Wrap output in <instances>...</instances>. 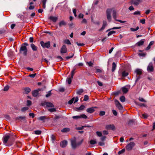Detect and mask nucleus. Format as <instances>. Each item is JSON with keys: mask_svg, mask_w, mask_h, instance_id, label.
I'll return each mask as SVG.
<instances>
[{"mask_svg": "<svg viewBox=\"0 0 155 155\" xmlns=\"http://www.w3.org/2000/svg\"><path fill=\"white\" fill-rule=\"evenodd\" d=\"M8 142H10L11 143L9 145H12L13 144V142L14 141V139L12 137H11L9 135H6L3 137V142L5 144L7 143L8 141Z\"/></svg>", "mask_w": 155, "mask_h": 155, "instance_id": "obj_1", "label": "nucleus"}, {"mask_svg": "<svg viewBox=\"0 0 155 155\" xmlns=\"http://www.w3.org/2000/svg\"><path fill=\"white\" fill-rule=\"evenodd\" d=\"M28 45L27 43H24L22 44L20 49V51L21 53H22V51H23L22 53L24 55L26 56L27 54L28 50L26 46Z\"/></svg>", "mask_w": 155, "mask_h": 155, "instance_id": "obj_2", "label": "nucleus"}, {"mask_svg": "<svg viewBox=\"0 0 155 155\" xmlns=\"http://www.w3.org/2000/svg\"><path fill=\"white\" fill-rule=\"evenodd\" d=\"M112 10V8H108L107 9L106 11L107 18L109 22H110L111 21V13Z\"/></svg>", "mask_w": 155, "mask_h": 155, "instance_id": "obj_3", "label": "nucleus"}, {"mask_svg": "<svg viewBox=\"0 0 155 155\" xmlns=\"http://www.w3.org/2000/svg\"><path fill=\"white\" fill-rule=\"evenodd\" d=\"M135 145V143L134 142H131L126 146V149L128 151L131 150L134 147Z\"/></svg>", "mask_w": 155, "mask_h": 155, "instance_id": "obj_4", "label": "nucleus"}, {"mask_svg": "<svg viewBox=\"0 0 155 155\" xmlns=\"http://www.w3.org/2000/svg\"><path fill=\"white\" fill-rule=\"evenodd\" d=\"M40 44L43 48H48L50 46V42L49 41L45 43L43 41H41L40 42Z\"/></svg>", "mask_w": 155, "mask_h": 155, "instance_id": "obj_5", "label": "nucleus"}, {"mask_svg": "<svg viewBox=\"0 0 155 155\" xmlns=\"http://www.w3.org/2000/svg\"><path fill=\"white\" fill-rule=\"evenodd\" d=\"M15 120L18 121H23L24 122H26V117L25 116H18L15 118Z\"/></svg>", "mask_w": 155, "mask_h": 155, "instance_id": "obj_6", "label": "nucleus"}, {"mask_svg": "<svg viewBox=\"0 0 155 155\" xmlns=\"http://www.w3.org/2000/svg\"><path fill=\"white\" fill-rule=\"evenodd\" d=\"M115 104L117 107L120 110H122L123 108V107L121 104L117 100H115Z\"/></svg>", "mask_w": 155, "mask_h": 155, "instance_id": "obj_7", "label": "nucleus"}, {"mask_svg": "<svg viewBox=\"0 0 155 155\" xmlns=\"http://www.w3.org/2000/svg\"><path fill=\"white\" fill-rule=\"evenodd\" d=\"M147 70L148 71L151 72H153L154 70V68L153 66V64L152 62L149 63L147 66Z\"/></svg>", "mask_w": 155, "mask_h": 155, "instance_id": "obj_8", "label": "nucleus"}, {"mask_svg": "<svg viewBox=\"0 0 155 155\" xmlns=\"http://www.w3.org/2000/svg\"><path fill=\"white\" fill-rule=\"evenodd\" d=\"M67 52V49L65 45H63L61 48L60 50V52L61 54L65 53Z\"/></svg>", "mask_w": 155, "mask_h": 155, "instance_id": "obj_9", "label": "nucleus"}, {"mask_svg": "<svg viewBox=\"0 0 155 155\" xmlns=\"http://www.w3.org/2000/svg\"><path fill=\"white\" fill-rule=\"evenodd\" d=\"M142 1V0H131V4L137 6Z\"/></svg>", "mask_w": 155, "mask_h": 155, "instance_id": "obj_10", "label": "nucleus"}, {"mask_svg": "<svg viewBox=\"0 0 155 155\" xmlns=\"http://www.w3.org/2000/svg\"><path fill=\"white\" fill-rule=\"evenodd\" d=\"M106 128L107 130H114L115 129V127L114 125L110 124L106 125Z\"/></svg>", "mask_w": 155, "mask_h": 155, "instance_id": "obj_11", "label": "nucleus"}, {"mask_svg": "<svg viewBox=\"0 0 155 155\" xmlns=\"http://www.w3.org/2000/svg\"><path fill=\"white\" fill-rule=\"evenodd\" d=\"M71 144L73 148L75 149L77 147V143L75 139H74L71 140Z\"/></svg>", "mask_w": 155, "mask_h": 155, "instance_id": "obj_12", "label": "nucleus"}, {"mask_svg": "<svg viewBox=\"0 0 155 155\" xmlns=\"http://www.w3.org/2000/svg\"><path fill=\"white\" fill-rule=\"evenodd\" d=\"M96 108V107H92L88 108L86 110V111L89 113H92L95 111L94 108Z\"/></svg>", "mask_w": 155, "mask_h": 155, "instance_id": "obj_13", "label": "nucleus"}, {"mask_svg": "<svg viewBox=\"0 0 155 155\" xmlns=\"http://www.w3.org/2000/svg\"><path fill=\"white\" fill-rule=\"evenodd\" d=\"M68 143L67 141L66 140H64L60 143V146L62 147H65Z\"/></svg>", "mask_w": 155, "mask_h": 155, "instance_id": "obj_14", "label": "nucleus"}, {"mask_svg": "<svg viewBox=\"0 0 155 155\" xmlns=\"http://www.w3.org/2000/svg\"><path fill=\"white\" fill-rule=\"evenodd\" d=\"M107 25V22L106 21H104L103 22V25L101 29L99 30V31H103L105 28V27Z\"/></svg>", "mask_w": 155, "mask_h": 155, "instance_id": "obj_15", "label": "nucleus"}, {"mask_svg": "<svg viewBox=\"0 0 155 155\" xmlns=\"http://www.w3.org/2000/svg\"><path fill=\"white\" fill-rule=\"evenodd\" d=\"M135 72L136 74L137 75H140L142 73V71L140 69H137L135 71Z\"/></svg>", "mask_w": 155, "mask_h": 155, "instance_id": "obj_16", "label": "nucleus"}, {"mask_svg": "<svg viewBox=\"0 0 155 155\" xmlns=\"http://www.w3.org/2000/svg\"><path fill=\"white\" fill-rule=\"evenodd\" d=\"M144 39H141L140 41L137 42V43L136 45L138 46L142 45L144 44Z\"/></svg>", "mask_w": 155, "mask_h": 155, "instance_id": "obj_17", "label": "nucleus"}, {"mask_svg": "<svg viewBox=\"0 0 155 155\" xmlns=\"http://www.w3.org/2000/svg\"><path fill=\"white\" fill-rule=\"evenodd\" d=\"M38 91L35 90L32 91V95L35 97H37L38 94Z\"/></svg>", "mask_w": 155, "mask_h": 155, "instance_id": "obj_18", "label": "nucleus"}, {"mask_svg": "<svg viewBox=\"0 0 155 155\" xmlns=\"http://www.w3.org/2000/svg\"><path fill=\"white\" fill-rule=\"evenodd\" d=\"M66 25V23L65 21L62 20L59 23V26L60 27H61L62 26H64Z\"/></svg>", "mask_w": 155, "mask_h": 155, "instance_id": "obj_19", "label": "nucleus"}, {"mask_svg": "<svg viewBox=\"0 0 155 155\" xmlns=\"http://www.w3.org/2000/svg\"><path fill=\"white\" fill-rule=\"evenodd\" d=\"M49 19L52 21L53 22H55L58 20V18L53 16H51L49 18Z\"/></svg>", "mask_w": 155, "mask_h": 155, "instance_id": "obj_20", "label": "nucleus"}, {"mask_svg": "<svg viewBox=\"0 0 155 155\" xmlns=\"http://www.w3.org/2000/svg\"><path fill=\"white\" fill-rule=\"evenodd\" d=\"M45 105L47 107H54V105L52 103L49 102H45Z\"/></svg>", "mask_w": 155, "mask_h": 155, "instance_id": "obj_21", "label": "nucleus"}, {"mask_svg": "<svg viewBox=\"0 0 155 155\" xmlns=\"http://www.w3.org/2000/svg\"><path fill=\"white\" fill-rule=\"evenodd\" d=\"M31 47L33 51H37V47L35 46L33 44H31Z\"/></svg>", "mask_w": 155, "mask_h": 155, "instance_id": "obj_22", "label": "nucleus"}, {"mask_svg": "<svg viewBox=\"0 0 155 155\" xmlns=\"http://www.w3.org/2000/svg\"><path fill=\"white\" fill-rule=\"evenodd\" d=\"M72 78H71V76H68L67 78V81L69 84H71L72 81L71 79Z\"/></svg>", "mask_w": 155, "mask_h": 155, "instance_id": "obj_23", "label": "nucleus"}, {"mask_svg": "<svg viewBox=\"0 0 155 155\" xmlns=\"http://www.w3.org/2000/svg\"><path fill=\"white\" fill-rule=\"evenodd\" d=\"M24 90L25 91V93L27 94L31 91V90L29 87H26L24 89Z\"/></svg>", "mask_w": 155, "mask_h": 155, "instance_id": "obj_24", "label": "nucleus"}, {"mask_svg": "<svg viewBox=\"0 0 155 155\" xmlns=\"http://www.w3.org/2000/svg\"><path fill=\"white\" fill-rule=\"evenodd\" d=\"M122 90L124 93L125 94L127 93L128 91V89L127 88L124 87L122 88Z\"/></svg>", "mask_w": 155, "mask_h": 155, "instance_id": "obj_25", "label": "nucleus"}, {"mask_svg": "<svg viewBox=\"0 0 155 155\" xmlns=\"http://www.w3.org/2000/svg\"><path fill=\"white\" fill-rule=\"evenodd\" d=\"M70 129L68 128H64L61 130V131L62 132H67L69 131Z\"/></svg>", "mask_w": 155, "mask_h": 155, "instance_id": "obj_26", "label": "nucleus"}, {"mask_svg": "<svg viewBox=\"0 0 155 155\" xmlns=\"http://www.w3.org/2000/svg\"><path fill=\"white\" fill-rule=\"evenodd\" d=\"M116 68V65L115 63L114 62H113L112 63V72H114Z\"/></svg>", "mask_w": 155, "mask_h": 155, "instance_id": "obj_27", "label": "nucleus"}, {"mask_svg": "<svg viewBox=\"0 0 155 155\" xmlns=\"http://www.w3.org/2000/svg\"><path fill=\"white\" fill-rule=\"evenodd\" d=\"M84 92V90L83 89H80L77 91V93L79 95H81L82 93Z\"/></svg>", "mask_w": 155, "mask_h": 155, "instance_id": "obj_28", "label": "nucleus"}, {"mask_svg": "<svg viewBox=\"0 0 155 155\" xmlns=\"http://www.w3.org/2000/svg\"><path fill=\"white\" fill-rule=\"evenodd\" d=\"M47 1V0H42V7L44 8H45L46 5V3Z\"/></svg>", "mask_w": 155, "mask_h": 155, "instance_id": "obj_29", "label": "nucleus"}, {"mask_svg": "<svg viewBox=\"0 0 155 155\" xmlns=\"http://www.w3.org/2000/svg\"><path fill=\"white\" fill-rule=\"evenodd\" d=\"M113 18L116 20V12L115 10H113Z\"/></svg>", "mask_w": 155, "mask_h": 155, "instance_id": "obj_30", "label": "nucleus"}, {"mask_svg": "<svg viewBox=\"0 0 155 155\" xmlns=\"http://www.w3.org/2000/svg\"><path fill=\"white\" fill-rule=\"evenodd\" d=\"M28 109H29L28 107H23V108H21V111L22 112H25V111L28 110Z\"/></svg>", "mask_w": 155, "mask_h": 155, "instance_id": "obj_31", "label": "nucleus"}, {"mask_svg": "<svg viewBox=\"0 0 155 155\" xmlns=\"http://www.w3.org/2000/svg\"><path fill=\"white\" fill-rule=\"evenodd\" d=\"M85 108V106L84 105H81L79 107L77 108V109L79 110H81L84 109Z\"/></svg>", "mask_w": 155, "mask_h": 155, "instance_id": "obj_32", "label": "nucleus"}, {"mask_svg": "<svg viewBox=\"0 0 155 155\" xmlns=\"http://www.w3.org/2000/svg\"><path fill=\"white\" fill-rule=\"evenodd\" d=\"M69 54L71 55L70 56H68L66 57V58L67 59H68L71 58H72L74 55V53H71Z\"/></svg>", "mask_w": 155, "mask_h": 155, "instance_id": "obj_33", "label": "nucleus"}, {"mask_svg": "<svg viewBox=\"0 0 155 155\" xmlns=\"http://www.w3.org/2000/svg\"><path fill=\"white\" fill-rule=\"evenodd\" d=\"M120 100L122 102H124L125 101V98L124 96H123L120 98Z\"/></svg>", "mask_w": 155, "mask_h": 155, "instance_id": "obj_34", "label": "nucleus"}, {"mask_svg": "<svg viewBox=\"0 0 155 155\" xmlns=\"http://www.w3.org/2000/svg\"><path fill=\"white\" fill-rule=\"evenodd\" d=\"M90 127V126H82L81 127H78V128H77V129L78 130H81L84 128V127Z\"/></svg>", "mask_w": 155, "mask_h": 155, "instance_id": "obj_35", "label": "nucleus"}, {"mask_svg": "<svg viewBox=\"0 0 155 155\" xmlns=\"http://www.w3.org/2000/svg\"><path fill=\"white\" fill-rule=\"evenodd\" d=\"M128 74L127 72H126L125 71H124L122 73V76L123 77H126L127 76Z\"/></svg>", "mask_w": 155, "mask_h": 155, "instance_id": "obj_36", "label": "nucleus"}, {"mask_svg": "<svg viewBox=\"0 0 155 155\" xmlns=\"http://www.w3.org/2000/svg\"><path fill=\"white\" fill-rule=\"evenodd\" d=\"M125 149L124 148V149H122L120 151L118 152V154L120 155V154H121L124 153L125 152Z\"/></svg>", "mask_w": 155, "mask_h": 155, "instance_id": "obj_37", "label": "nucleus"}, {"mask_svg": "<svg viewBox=\"0 0 155 155\" xmlns=\"http://www.w3.org/2000/svg\"><path fill=\"white\" fill-rule=\"evenodd\" d=\"M139 28V27L137 26L136 28H131L130 29V30L132 31H137Z\"/></svg>", "mask_w": 155, "mask_h": 155, "instance_id": "obj_38", "label": "nucleus"}, {"mask_svg": "<svg viewBox=\"0 0 155 155\" xmlns=\"http://www.w3.org/2000/svg\"><path fill=\"white\" fill-rule=\"evenodd\" d=\"M64 43L68 45H71V44L70 41L68 39H66L64 40Z\"/></svg>", "mask_w": 155, "mask_h": 155, "instance_id": "obj_39", "label": "nucleus"}, {"mask_svg": "<svg viewBox=\"0 0 155 155\" xmlns=\"http://www.w3.org/2000/svg\"><path fill=\"white\" fill-rule=\"evenodd\" d=\"M90 143L91 144H94L97 143V142L94 140H91L90 141Z\"/></svg>", "mask_w": 155, "mask_h": 155, "instance_id": "obj_40", "label": "nucleus"}, {"mask_svg": "<svg viewBox=\"0 0 155 155\" xmlns=\"http://www.w3.org/2000/svg\"><path fill=\"white\" fill-rule=\"evenodd\" d=\"M116 32L114 31H112L109 32L107 34V35L108 36H110L111 35L115 33Z\"/></svg>", "mask_w": 155, "mask_h": 155, "instance_id": "obj_41", "label": "nucleus"}, {"mask_svg": "<svg viewBox=\"0 0 155 155\" xmlns=\"http://www.w3.org/2000/svg\"><path fill=\"white\" fill-rule=\"evenodd\" d=\"M146 54V53H140L138 54V55L140 56L145 57Z\"/></svg>", "mask_w": 155, "mask_h": 155, "instance_id": "obj_42", "label": "nucleus"}, {"mask_svg": "<svg viewBox=\"0 0 155 155\" xmlns=\"http://www.w3.org/2000/svg\"><path fill=\"white\" fill-rule=\"evenodd\" d=\"M46 119V117L45 116H41L39 118V119L41 120H44Z\"/></svg>", "mask_w": 155, "mask_h": 155, "instance_id": "obj_43", "label": "nucleus"}, {"mask_svg": "<svg viewBox=\"0 0 155 155\" xmlns=\"http://www.w3.org/2000/svg\"><path fill=\"white\" fill-rule=\"evenodd\" d=\"M41 131L39 130H35V133L36 134H40L41 133Z\"/></svg>", "mask_w": 155, "mask_h": 155, "instance_id": "obj_44", "label": "nucleus"}, {"mask_svg": "<svg viewBox=\"0 0 155 155\" xmlns=\"http://www.w3.org/2000/svg\"><path fill=\"white\" fill-rule=\"evenodd\" d=\"M121 27H114L113 28H112L110 29H109L108 30H107V31H110V30L111 29H120L121 28Z\"/></svg>", "mask_w": 155, "mask_h": 155, "instance_id": "obj_45", "label": "nucleus"}, {"mask_svg": "<svg viewBox=\"0 0 155 155\" xmlns=\"http://www.w3.org/2000/svg\"><path fill=\"white\" fill-rule=\"evenodd\" d=\"M80 118H82L84 119H87V116L85 115V114H83L80 115Z\"/></svg>", "mask_w": 155, "mask_h": 155, "instance_id": "obj_46", "label": "nucleus"}, {"mask_svg": "<svg viewBox=\"0 0 155 155\" xmlns=\"http://www.w3.org/2000/svg\"><path fill=\"white\" fill-rule=\"evenodd\" d=\"M74 98H73L71 99V100H70L68 102V103L70 104H71L74 101Z\"/></svg>", "mask_w": 155, "mask_h": 155, "instance_id": "obj_47", "label": "nucleus"}, {"mask_svg": "<svg viewBox=\"0 0 155 155\" xmlns=\"http://www.w3.org/2000/svg\"><path fill=\"white\" fill-rule=\"evenodd\" d=\"M105 114V112L104 111H101L99 113V115L100 116L104 115Z\"/></svg>", "mask_w": 155, "mask_h": 155, "instance_id": "obj_48", "label": "nucleus"}, {"mask_svg": "<svg viewBox=\"0 0 155 155\" xmlns=\"http://www.w3.org/2000/svg\"><path fill=\"white\" fill-rule=\"evenodd\" d=\"M48 110L51 112H53L56 111V109L55 108H52L48 109Z\"/></svg>", "mask_w": 155, "mask_h": 155, "instance_id": "obj_49", "label": "nucleus"}, {"mask_svg": "<svg viewBox=\"0 0 155 155\" xmlns=\"http://www.w3.org/2000/svg\"><path fill=\"white\" fill-rule=\"evenodd\" d=\"M83 141V140H82L78 142V143H77V147L80 146L82 144Z\"/></svg>", "mask_w": 155, "mask_h": 155, "instance_id": "obj_50", "label": "nucleus"}, {"mask_svg": "<svg viewBox=\"0 0 155 155\" xmlns=\"http://www.w3.org/2000/svg\"><path fill=\"white\" fill-rule=\"evenodd\" d=\"M27 106H30L31 104V102L30 100L27 101Z\"/></svg>", "mask_w": 155, "mask_h": 155, "instance_id": "obj_51", "label": "nucleus"}, {"mask_svg": "<svg viewBox=\"0 0 155 155\" xmlns=\"http://www.w3.org/2000/svg\"><path fill=\"white\" fill-rule=\"evenodd\" d=\"M141 14V13L140 12V11H135V12H134V13H133V14L134 15H140Z\"/></svg>", "mask_w": 155, "mask_h": 155, "instance_id": "obj_52", "label": "nucleus"}, {"mask_svg": "<svg viewBox=\"0 0 155 155\" xmlns=\"http://www.w3.org/2000/svg\"><path fill=\"white\" fill-rule=\"evenodd\" d=\"M75 69H74L72 70V71L71 72V78H73V77L75 73Z\"/></svg>", "mask_w": 155, "mask_h": 155, "instance_id": "obj_53", "label": "nucleus"}, {"mask_svg": "<svg viewBox=\"0 0 155 155\" xmlns=\"http://www.w3.org/2000/svg\"><path fill=\"white\" fill-rule=\"evenodd\" d=\"M72 118L74 119H78L80 118V116H75L72 117Z\"/></svg>", "mask_w": 155, "mask_h": 155, "instance_id": "obj_54", "label": "nucleus"}, {"mask_svg": "<svg viewBox=\"0 0 155 155\" xmlns=\"http://www.w3.org/2000/svg\"><path fill=\"white\" fill-rule=\"evenodd\" d=\"M36 74V73H35V74H30L29 75V76L30 77H31V78H34L35 77V76Z\"/></svg>", "mask_w": 155, "mask_h": 155, "instance_id": "obj_55", "label": "nucleus"}, {"mask_svg": "<svg viewBox=\"0 0 155 155\" xmlns=\"http://www.w3.org/2000/svg\"><path fill=\"white\" fill-rule=\"evenodd\" d=\"M89 98L88 96L87 95H85L84 97V101H87Z\"/></svg>", "mask_w": 155, "mask_h": 155, "instance_id": "obj_56", "label": "nucleus"}, {"mask_svg": "<svg viewBox=\"0 0 155 155\" xmlns=\"http://www.w3.org/2000/svg\"><path fill=\"white\" fill-rule=\"evenodd\" d=\"M6 31L5 29H2L0 30V34H2L5 33Z\"/></svg>", "mask_w": 155, "mask_h": 155, "instance_id": "obj_57", "label": "nucleus"}, {"mask_svg": "<svg viewBox=\"0 0 155 155\" xmlns=\"http://www.w3.org/2000/svg\"><path fill=\"white\" fill-rule=\"evenodd\" d=\"M9 89V86L8 85L5 86L4 89V91H7Z\"/></svg>", "mask_w": 155, "mask_h": 155, "instance_id": "obj_58", "label": "nucleus"}, {"mask_svg": "<svg viewBox=\"0 0 155 155\" xmlns=\"http://www.w3.org/2000/svg\"><path fill=\"white\" fill-rule=\"evenodd\" d=\"M51 140L53 141L55 139V137L54 135H52L51 136Z\"/></svg>", "mask_w": 155, "mask_h": 155, "instance_id": "obj_59", "label": "nucleus"}, {"mask_svg": "<svg viewBox=\"0 0 155 155\" xmlns=\"http://www.w3.org/2000/svg\"><path fill=\"white\" fill-rule=\"evenodd\" d=\"M96 134L98 136L100 137L102 135L101 133L99 131H97L96 132Z\"/></svg>", "mask_w": 155, "mask_h": 155, "instance_id": "obj_60", "label": "nucleus"}, {"mask_svg": "<svg viewBox=\"0 0 155 155\" xmlns=\"http://www.w3.org/2000/svg\"><path fill=\"white\" fill-rule=\"evenodd\" d=\"M142 115L144 118H147L148 117L147 114L146 113L142 114Z\"/></svg>", "mask_w": 155, "mask_h": 155, "instance_id": "obj_61", "label": "nucleus"}, {"mask_svg": "<svg viewBox=\"0 0 155 155\" xmlns=\"http://www.w3.org/2000/svg\"><path fill=\"white\" fill-rule=\"evenodd\" d=\"M51 91H49L48 92V93L46 95V97H50L51 95Z\"/></svg>", "mask_w": 155, "mask_h": 155, "instance_id": "obj_62", "label": "nucleus"}, {"mask_svg": "<svg viewBox=\"0 0 155 155\" xmlns=\"http://www.w3.org/2000/svg\"><path fill=\"white\" fill-rule=\"evenodd\" d=\"M112 112H113V114L115 116H117V112L116 111V110H112Z\"/></svg>", "mask_w": 155, "mask_h": 155, "instance_id": "obj_63", "label": "nucleus"}, {"mask_svg": "<svg viewBox=\"0 0 155 155\" xmlns=\"http://www.w3.org/2000/svg\"><path fill=\"white\" fill-rule=\"evenodd\" d=\"M59 91L61 92H63L64 91V89L63 87H61L59 89Z\"/></svg>", "mask_w": 155, "mask_h": 155, "instance_id": "obj_64", "label": "nucleus"}]
</instances>
